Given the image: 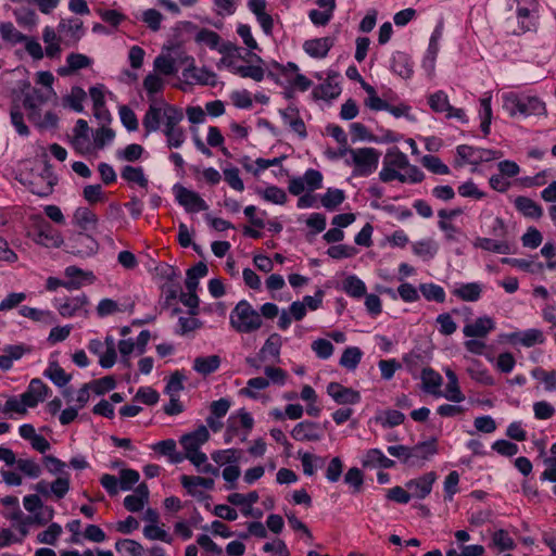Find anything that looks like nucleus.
I'll list each match as a JSON object with an SVG mask.
<instances>
[{"label": "nucleus", "instance_id": "cd10ccee", "mask_svg": "<svg viewBox=\"0 0 556 556\" xmlns=\"http://www.w3.org/2000/svg\"><path fill=\"white\" fill-rule=\"evenodd\" d=\"M392 71L402 78H409L413 75V62L404 52H396L392 59Z\"/></svg>", "mask_w": 556, "mask_h": 556}, {"label": "nucleus", "instance_id": "4c0bfd02", "mask_svg": "<svg viewBox=\"0 0 556 556\" xmlns=\"http://www.w3.org/2000/svg\"><path fill=\"white\" fill-rule=\"evenodd\" d=\"M422 388L426 392L438 394L442 384V377L431 368H425L421 372Z\"/></svg>", "mask_w": 556, "mask_h": 556}, {"label": "nucleus", "instance_id": "20e7f679", "mask_svg": "<svg viewBox=\"0 0 556 556\" xmlns=\"http://www.w3.org/2000/svg\"><path fill=\"white\" fill-rule=\"evenodd\" d=\"M380 156V151L372 147L352 148L345 164L353 168V176L367 177L378 168Z\"/></svg>", "mask_w": 556, "mask_h": 556}, {"label": "nucleus", "instance_id": "6e6d98bb", "mask_svg": "<svg viewBox=\"0 0 556 556\" xmlns=\"http://www.w3.org/2000/svg\"><path fill=\"white\" fill-rule=\"evenodd\" d=\"M86 99V92L80 87H73L71 93L64 99L66 105L76 112L84 110L83 102Z\"/></svg>", "mask_w": 556, "mask_h": 556}, {"label": "nucleus", "instance_id": "2eb2a0df", "mask_svg": "<svg viewBox=\"0 0 556 556\" xmlns=\"http://www.w3.org/2000/svg\"><path fill=\"white\" fill-rule=\"evenodd\" d=\"M510 340L515 344H520L525 348H532L545 342V336L542 330L536 328L527 329L525 331L514 332Z\"/></svg>", "mask_w": 556, "mask_h": 556}, {"label": "nucleus", "instance_id": "b1692460", "mask_svg": "<svg viewBox=\"0 0 556 556\" xmlns=\"http://www.w3.org/2000/svg\"><path fill=\"white\" fill-rule=\"evenodd\" d=\"M36 241L46 247L58 248L63 240L59 231L53 229L49 223H45L39 227Z\"/></svg>", "mask_w": 556, "mask_h": 556}, {"label": "nucleus", "instance_id": "c85d7f7f", "mask_svg": "<svg viewBox=\"0 0 556 556\" xmlns=\"http://www.w3.org/2000/svg\"><path fill=\"white\" fill-rule=\"evenodd\" d=\"M73 219L75 225L85 231L94 229L98 223L97 215L87 207H78Z\"/></svg>", "mask_w": 556, "mask_h": 556}, {"label": "nucleus", "instance_id": "dca6fc26", "mask_svg": "<svg viewBox=\"0 0 556 556\" xmlns=\"http://www.w3.org/2000/svg\"><path fill=\"white\" fill-rule=\"evenodd\" d=\"M332 46L333 40L329 37L315 38L306 40L303 43V50L312 58L323 59L328 54Z\"/></svg>", "mask_w": 556, "mask_h": 556}, {"label": "nucleus", "instance_id": "69168bd1", "mask_svg": "<svg viewBox=\"0 0 556 556\" xmlns=\"http://www.w3.org/2000/svg\"><path fill=\"white\" fill-rule=\"evenodd\" d=\"M115 548L118 552H126L130 556H141L144 551L140 543L130 539L118 540L115 544Z\"/></svg>", "mask_w": 556, "mask_h": 556}, {"label": "nucleus", "instance_id": "f8f14e48", "mask_svg": "<svg viewBox=\"0 0 556 556\" xmlns=\"http://www.w3.org/2000/svg\"><path fill=\"white\" fill-rule=\"evenodd\" d=\"M31 349L25 344H13L3 348V354L0 355V369L8 371L12 368L13 362L21 359L25 354L30 353Z\"/></svg>", "mask_w": 556, "mask_h": 556}, {"label": "nucleus", "instance_id": "0eeeda50", "mask_svg": "<svg viewBox=\"0 0 556 556\" xmlns=\"http://www.w3.org/2000/svg\"><path fill=\"white\" fill-rule=\"evenodd\" d=\"M327 393L338 405H355L361 402V393L358 391L344 387L339 382H330L327 386Z\"/></svg>", "mask_w": 556, "mask_h": 556}, {"label": "nucleus", "instance_id": "4be33fe9", "mask_svg": "<svg viewBox=\"0 0 556 556\" xmlns=\"http://www.w3.org/2000/svg\"><path fill=\"white\" fill-rule=\"evenodd\" d=\"M73 253L79 256H89L97 250V242L93 238L85 233H78L72 240Z\"/></svg>", "mask_w": 556, "mask_h": 556}, {"label": "nucleus", "instance_id": "7c9ffc66", "mask_svg": "<svg viewBox=\"0 0 556 556\" xmlns=\"http://www.w3.org/2000/svg\"><path fill=\"white\" fill-rule=\"evenodd\" d=\"M515 206L526 217L540 218L543 215L542 207L535 201L527 197H517Z\"/></svg>", "mask_w": 556, "mask_h": 556}, {"label": "nucleus", "instance_id": "f704fd0d", "mask_svg": "<svg viewBox=\"0 0 556 556\" xmlns=\"http://www.w3.org/2000/svg\"><path fill=\"white\" fill-rule=\"evenodd\" d=\"M220 365V358L217 355H210L206 357H197L193 362V369L203 375H210L218 369Z\"/></svg>", "mask_w": 556, "mask_h": 556}, {"label": "nucleus", "instance_id": "58836bf2", "mask_svg": "<svg viewBox=\"0 0 556 556\" xmlns=\"http://www.w3.org/2000/svg\"><path fill=\"white\" fill-rule=\"evenodd\" d=\"M363 356V352L357 346L346 348L340 358L339 364L349 370H354Z\"/></svg>", "mask_w": 556, "mask_h": 556}, {"label": "nucleus", "instance_id": "49530a36", "mask_svg": "<svg viewBox=\"0 0 556 556\" xmlns=\"http://www.w3.org/2000/svg\"><path fill=\"white\" fill-rule=\"evenodd\" d=\"M16 468L25 476L31 479L40 477L42 472L41 466L30 458H18L16 463Z\"/></svg>", "mask_w": 556, "mask_h": 556}, {"label": "nucleus", "instance_id": "8fccbe9b", "mask_svg": "<svg viewBox=\"0 0 556 556\" xmlns=\"http://www.w3.org/2000/svg\"><path fill=\"white\" fill-rule=\"evenodd\" d=\"M154 71L159 72L165 76L175 75L177 68L175 66V61L167 55H159L155 58L153 62Z\"/></svg>", "mask_w": 556, "mask_h": 556}, {"label": "nucleus", "instance_id": "72a5a7b5", "mask_svg": "<svg viewBox=\"0 0 556 556\" xmlns=\"http://www.w3.org/2000/svg\"><path fill=\"white\" fill-rule=\"evenodd\" d=\"M18 313L26 318L34 321L41 323L45 325H52L55 321V317L52 312L38 309L29 306H22Z\"/></svg>", "mask_w": 556, "mask_h": 556}, {"label": "nucleus", "instance_id": "f257e3e1", "mask_svg": "<svg viewBox=\"0 0 556 556\" xmlns=\"http://www.w3.org/2000/svg\"><path fill=\"white\" fill-rule=\"evenodd\" d=\"M424 178V173L416 165L409 164L408 156L399 148L387 151L383 156L382 168L379 172V179L382 182L399 180L402 184H418Z\"/></svg>", "mask_w": 556, "mask_h": 556}, {"label": "nucleus", "instance_id": "ea45409f", "mask_svg": "<svg viewBox=\"0 0 556 556\" xmlns=\"http://www.w3.org/2000/svg\"><path fill=\"white\" fill-rule=\"evenodd\" d=\"M152 450L161 455L168 456L172 463H179L182 457L176 454V442L173 439L160 441L152 445Z\"/></svg>", "mask_w": 556, "mask_h": 556}, {"label": "nucleus", "instance_id": "7ed1b4c3", "mask_svg": "<svg viewBox=\"0 0 556 556\" xmlns=\"http://www.w3.org/2000/svg\"><path fill=\"white\" fill-rule=\"evenodd\" d=\"M230 326L238 333H252L263 326L261 314L247 301H239L229 315Z\"/></svg>", "mask_w": 556, "mask_h": 556}, {"label": "nucleus", "instance_id": "4468645a", "mask_svg": "<svg viewBox=\"0 0 556 556\" xmlns=\"http://www.w3.org/2000/svg\"><path fill=\"white\" fill-rule=\"evenodd\" d=\"M437 441L434 439L418 443L410 447V466H420L425 460L437 454Z\"/></svg>", "mask_w": 556, "mask_h": 556}, {"label": "nucleus", "instance_id": "c03bdc74", "mask_svg": "<svg viewBox=\"0 0 556 556\" xmlns=\"http://www.w3.org/2000/svg\"><path fill=\"white\" fill-rule=\"evenodd\" d=\"M126 309H127V306L121 305L119 303H117L116 301H114L112 299H102L96 308L97 314L100 318H103V317H106V316H110V315H113L116 313H122V312H125Z\"/></svg>", "mask_w": 556, "mask_h": 556}, {"label": "nucleus", "instance_id": "603ef678", "mask_svg": "<svg viewBox=\"0 0 556 556\" xmlns=\"http://www.w3.org/2000/svg\"><path fill=\"white\" fill-rule=\"evenodd\" d=\"M62 534V527L59 523H51L47 530L37 534V542L54 545Z\"/></svg>", "mask_w": 556, "mask_h": 556}, {"label": "nucleus", "instance_id": "423d86ee", "mask_svg": "<svg viewBox=\"0 0 556 556\" xmlns=\"http://www.w3.org/2000/svg\"><path fill=\"white\" fill-rule=\"evenodd\" d=\"M290 434L293 440L299 442H317L323 438L324 431L319 424L304 420L298 422Z\"/></svg>", "mask_w": 556, "mask_h": 556}, {"label": "nucleus", "instance_id": "de8ad7c7", "mask_svg": "<svg viewBox=\"0 0 556 556\" xmlns=\"http://www.w3.org/2000/svg\"><path fill=\"white\" fill-rule=\"evenodd\" d=\"M343 289L353 298H362L366 293L365 283L356 276H349L343 281Z\"/></svg>", "mask_w": 556, "mask_h": 556}, {"label": "nucleus", "instance_id": "a211bd4d", "mask_svg": "<svg viewBox=\"0 0 556 556\" xmlns=\"http://www.w3.org/2000/svg\"><path fill=\"white\" fill-rule=\"evenodd\" d=\"M92 64V60L81 53H70L66 56V66L58 70L59 75L68 76L79 70L87 68Z\"/></svg>", "mask_w": 556, "mask_h": 556}, {"label": "nucleus", "instance_id": "9d476101", "mask_svg": "<svg viewBox=\"0 0 556 556\" xmlns=\"http://www.w3.org/2000/svg\"><path fill=\"white\" fill-rule=\"evenodd\" d=\"M435 479L437 475L431 471L417 479L408 481L405 486L408 489L410 497L422 500L430 494Z\"/></svg>", "mask_w": 556, "mask_h": 556}, {"label": "nucleus", "instance_id": "bb28decb", "mask_svg": "<svg viewBox=\"0 0 556 556\" xmlns=\"http://www.w3.org/2000/svg\"><path fill=\"white\" fill-rule=\"evenodd\" d=\"M281 349V337L278 333H273L265 341L263 348L258 352L261 362H265L268 357L278 359Z\"/></svg>", "mask_w": 556, "mask_h": 556}, {"label": "nucleus", "instance_id": "aec40b11", "mask_svg": "<svg viewBox=\"0 0 556 556\" xmlns=\"http://www.w3.org/2000/svg\"><path fill=\"white\" fill-rule=\"evenodd\" d=\"M362 465L368 468H392L395 463L394 460L388 458L381 450L379 448H370L366 452Z\"/></svg>", "mask_w": 556, "mask_h": 556}, {"label": "nucleus", "instance_id": "f03ea898", "mask_svg": "<svg viewBox=\"0 0 556 556\" xmlns=\"http://www.w3.org/2000/svg\"><path fill=\"white\" fill-rule=\"evenodd\" d=\"M503 109L514 117L517 114L522 116L546 115L545 103L535 96H520L514 91L505 92L502 96Z\"/></svg>", "mask_w": 556, "mask_h": 556}, {"label": "nucleus", "instance_id": "a19ab883", "mask_svg": "<svg viewBox=\"0 0 556 556\" xmlns=\"http://www.w3.org/2000/svg\"><path fill=\"white\" fill-rule=\"evenodd\" d=\"M0 35L4 41L11 45L21 43L24 42V40H27V36L17 30L11 22H5L0 25Z\"/></svg>", "mask_w": 556, "mask_h": 556}, {"label": "nucleus", "instance_id": "412c9836", "mask_svg": "<svg viewBox=\"0 0 556 556\" xmlns=\"http://www.w3.org/2000/svg\"><path fill=\"white\" fill-rule=\"evenodd\" d=\"M252 56L257 64L239 65L237 68H235V74L239 75L242 78H251L254 81H262L265 76V70L260 64H263L264 61L257 54H253Z\"/></svg>", "mask_w": 556, "mask_h": 556}, {"label": "nucleus", "instance_id": "774afa93", "mask_svg": "<svg viewBox=\"0 0 556 556\" xmlns=\"http://www.w3.org/2000/svg\"><path fill=\"white\" fill-rule=\"evenodd\" d=\"M437 324L439 325L440 333L443 336H451L457 330V325L448 313L440 314L437 317Z\"/></svg>", "mask_w": 556, "mask_h": 556}, {"label": "nucleus", "instance_id": "e433bc0d", "mask_svg": "<svg viewBox=\"0 0 556 556\" xmlns=\"http://www.w3.org/2000/svg\"><path fill=\"white\" fill-rule=\"evenodd\" d=\"M476 248L498 254H510V245L506 241H496L490 238H477L473 242Z\"/></svg>", "mask_w": 556, "mask_h": 556}, {"label": "nucleus", "instance_id": "c756f323", "mask_svg": "<svg viewBox=\"0 0 556 556\" xmlns=\"http://www.w3.org/2000/svg\"><path fill=\"white\" fill-rule=\"evenodd\" d=\"M163 119H164V129L163 132L169 131L172 129H176L184 119V112L181 109L165 104L163 108Z\"/></svg>", "mask_w": 556, "mask_h": 556}, {"label": "nucleus", "instance_id": "5701e85b", "mask_svg": "<svg viewBox=\"0 0 556 556\" xmlns=\"http://www.w3.org/2000/svg\"><path fill=\"white\" fill-rule=\"evenodd\" d=\"M121 177L129 185H138L140 188L147 189L149 180L144 170L140 166L126 165L121 170Z\"/></svg>", "mask_w": 556, "mask_h": 556}, {"label": "nucleus", "instance_id": "e2e57ef3", "mask_svg": "<svg viewBox=\"0 0 556 556\" xmlns=\"http://www.w3.org/2000/svg\"><path fill=\"white\" fill-rule=\"evenodd\" d=\"M10 115H11V122H12L13 126L15 127L16 131L21 136H27L29 134V129L24 122V116H23L20 105L13 104L11 106Z\"/></svg>", "mask_w": 556, "mask_h": 556}, {"label": "nucleus", "instance_id": "c9c22d12", "mask_svg": "<svg viewBox=\"0 0 556 556\" xmlns=\"http://www.w3.org/2000/svg\"><path fill=\"white\" fill-rule=\"evenodd\" d=\"M193 28L197 29L194 35L195 43L204 45L212 50H215L219 47L220 36L216 31L208 28H198L197 26H193Z\"/></svg>", "mask_w": 556, "mask_h": 556}, {"label": "nucleus", "instance_id": "37998d69", "mask_svg": "<svg viewBox=\"0 0 556 556\" xmlns=\"http://www.w3.org/2000/svg\"><path fill=\"white\" fill-rule=\"evenodd\" d=\"M257 193L267 202H271L274 204L283 205L287 200V193L283 189L276 187V186H269L265 188L264 190H258Z\"/></svg>", "mask_w": 556, "mask_h": 556}, {"label": "nucleus", "instance_id": "f3484780", "mask_svg": "<svg viewBox=\"0 0 556 556\" xmlns=\"http://www.w3.org/2000/svg\"><path fill=\"white\" fill-rule=\"evenodd\" d=\"M88 304V298L85 294L66 298L64 302H59L56 308L62 317H73L77 315Z\"/></svg>", "mask_w": 556, "mask_h": 556}, {"label": "nucleus", "instance_id": "a18cd8bd", "mask_svg": "<svg viewBox=\"0 0 556 556\" xmlns=\"http://www.w3.org/2000/svg\"><path fill=\"white\" fill-rule=\"evenodd\" d=\"M344 199L345 195L343 190L329 188L321 197L320 201L325 208L333 211L344 201Z\"/></svg>", "mask_w": 556, "mask_h": 556}, {"label": "nucleus", "instance_id": "473e14b6", "mask_svg": "<svg viewBox=\"0 0 556 556\" xmlns=\"http://www.w3.org/2000/svg\"><path fill=\"white\" fill-rule=\"evenodd\" d=\"M58 31L66 36L70 35L72 43L76 45L84 34L83 22L77 18L62 20L58 26Z\"/></svg>", "mask_w": 556, "mask_h": 556}, {"label": "nucleus", "instance_id": "79ce46f5", "mask_svg": "<svg viewBox=\"0 0 556 556\" xmlns=\"http://www.w3.org/2000/svg\"><path fill=\"white\" fill-rule=\"evenodd\" d=\"M45 375L58 387H64L72 378L71 375L66 374L65 370L55 362L49 365Z\"/></svg>", "mask_w": 556, "mask_h": 556}, {"label": "nucleus", "instance_id": "4d7b16f0", "mask_svg": "<svg viewBox=\"0 0 556 556\" xmlns=\"http://www.w3.org/2000/svg\"><path fill=\"white\" fill-rule=\"evenodd\" d=\"M422 165L433 174L438 175H447L450 174V168L445 165L438 156L434 155H425L421 159Z\"/></svg>", "mask_w": 556, "mask_h": 556}, {"label": "nucleus", "instance_id": "09e8293b", "mask_svg": "<svg viewBox=\"0 0 556 556\" xmlns=\"http://www.w3.org/2000/svg\"><path fill=\"white\" fill-rule=\"evenodd\" d=\"M269 386V380L263 377L251 378L247 382V387L240 390V394L251 399H257L254 390H264Z\"/></svg>", "mask_w": 556, "mask_h": 556}, {"label": "nucleus", "instance_id": "a878e982", "mask_svg": "<svg viewBox=\"0 0 556 556\" xmlns=\"http://www.w3.org/2000/svg\"><path fill=\"white\" fill-rule=\"evenodd\" d=\"M452 293L462 301L476 302L481 296L482 287L478 282L463 283L455 288Z\"/></svg>", "mask_w": 556, "mask_h": 556}, {"label": "nucleus", "instance_id": "13d9d810", "mask_svg": "<svg viewBox=\"0 0 556 556\" xmlns=\"http://www.w3.org/2000/svg\"><path fill=\"white\" fill-rule=\"evenodd\" d=\"M412 250L418 256L432 258L438 251V247L432 240H421L415 242Z\"/></svg>", "mask_w": 556, "mask_h": 556}, {"label": "nucleus", "instance_id": "1a4fd4ad", "mask_svg": "<svg viewBox=\"0 0 556 556\" xmlns=\"http://www.w3.org/2000/svg\"><path fill=\"white\" fill-rule=\"evenodd\" d=\"M176 198L180 205L188 212H200L207 210L206 202L199 195V193L191 191L185 187L176 189Z\"/></svg>", "mask_w": 556, "mask_h": 556}, {"label": "nucleus", "instance_id": "0e129e2a", "mask_svg": "<svg viewBox=\"0 0 556 556\" xmlns=\"http://www.w3.org/2000/svg\"><path fill=\"white\" fill-rule=\"evenodd\" d=\"M211 456L212 459L219 465L232 464L238 462L240 457V451L236 448L216 451L212 453Z\"/></svg>", "mask_w": 556, "mask_h": 556}, {"label": "nucleus", "instance_id": "864d4df0", "mask_svg": "<svg viewBox=\"0 0 556 556\" xmlns=\"http://www.w3.org/2000/svg\"><path fill=\"white\" fill-rule=\"evenodd\" d=\"M165 81L155 73L148 74L143 79V88L151 98L164 89Z\"/></svg>", "mask_w": 556, "mask_h": 556}, {"label": "nucleus", "instance_id": "ddd939ff", "mask_svg": "<svg viewBox=\"0 0 556 556\" xmlns=\"http://www.w3.org/2000/svg\"><path fill=\"white\" fill-rule=\"evenodd\" d=\"M210 438L208 430L204 426H200L193 432L187 433L181 437L180 444L186 453L200 451V446L204 444Z\"/></svg>", "mask_w": 556, "mask_h": 556}, {"label": "nucleus", "instance_id": "39448f33", "mask_svg": "<svg viewBox=\"0 0 556 556\" xmlns=\"http://www.w3.org/2000/svg\"><path fill=\"white\" fill-rule=\"evenodd\" d=\"M56 180L58 178L53 174L52 167L45 163L42 172L34 176L30 181V191L39 197H47L52 192Z\"/></svg>", "mask_w": 556, "mask_h": 556}, {"label": "nucleus", "instance_id": "5fc2aeb1", "mask_svg": "<svg viewBox=\"0 0 556 556\" xmlns=\"http://www.w3.org/2000/svg\"><path fill=\"white\" fill-rule=\"evenodd\" d=\"M492 543L500 552L510 551L515 547L513 538L503 529L493 533Z\"/></svg>", "mask_w": 556, "mask_h": 556}, {"label": "nucleus", "instance_id": "2f4dec72", "mask_svg": "<svg viewBox=\"0 0 556 556\" xmlns=\"http://www.w3.org/2000/svg\"><path fill=\"white\" fill-rule=\"evenodd\" d=\"M180 482L185 489H187L188 493L191 495L197 494V489L199 486L211 490L214 486V480L212 478H204L200 476H187L184 475L180 477Z\"/></svg>", "mask_w": 556, "mask_h": 556}, {"label": "nucleus", "instance_id": "052dcab7", "mask_svg": "<svg viewBox=\"0 0 556 556\" xmlns=\"http://www.w3.org/2000/svg\"><path fill=\"white\" fill-rule=\"evenodd\" d=\"M428 103L431 110L437 113H445L450 105L447 94L441 90L430 94Z\"/></svg>", "mask_w": 556, "mask_h": 556}, {"label": "nucleus", "instance_id": "6e6552de", "mask_svg": "<svg viewBox=\"0 0 556 556\" xmlns=\"http://www.w3.org/2000/svg\"><path fill=\"white\" fill-rule=\"evenodd\" d=\"M48 93L39 89H33L27 92L23 99V106L28 112L30 122H39L40 109L49 99Z\"/></svg>", "mask_w": 556, "mask_h": 556}, {"label": "nucleus", "instance_id": "9b49d317", "mask_svg": "<svg viewBox=\"0 0 556 556\" xmlns=\"http://www.w3.org/2000/svg\"><path fill=\"white\" fill-rule=\"evenodd\" d=\"M495 329L494 320L489 316L477 318L475 321L468 323L463 332L468 338H485Z\"/></svg>", "mask_w": 556, "mask_h": 556}, {"label": "nucleus", "instance_id": "680f3d73", "mask_svg": "<svg viewBox=\"0 0 556 556\" xmlns=\"http://www.w3.org/2000/svg\"><path fill=\"white\" fill-rule=\"evenodd\" d=\"M143 152L144 149L141 144L131 143L125 149L117 151V157L126 162H136L142 156Z\"/></svg>", "mask_w": 556, "mask_h": 556}, {"label": "nucleus", "instance_id": "393cba45", "mask_svg": "<svg viewBox=\"0 0 556 556\" xmlns=\"http://www.w3.org/2000/svg\"><path fill=\"white\" fill-rule=\"evenodd\" d=\"M162 118L163 108L150 104L142 119V126L146 130V135L157 131L160 129Z\"/></svg>", "mask_w": 556, "mask_h": 556}, {"label": "nucleus", "instance_id": "338daca9", "mask_svg": "<svg viewBox=\"0 0 556 556\" xmlns=\"http://www.w3.org/2000/svg\"><path fill=\"white\" fill-rule=\"evenodd\" d=\"M91 390L98 394L102 395L111 390H113L116 386L115 379L112 376H105L103 378L97 379L89 383Z\"/></svg>", "mask_w": 556, "mask_h": 556}, {"label": "nucleus", "instance_id": "3c124183", "mask_svg": "<svg viewBox=\"0 0 556 556\" xmlns=\"http://www.w3.org/2000/svg\"><path fill=\"white\" fill-rule=\"evenodd\" d=\"M420 291L428 301L443 303L445 301L444 289L434 283L420 285Z\"/></svg>", "mask_w": 556, "mask_h": 556}, {"label": "nucleus", "instance_id": "6ab92c4d", "mask_svg": "<svg viewBox=\"0 0 556 556\" xmlns=\"http://www.w3.org/2000/svg\"><path fill=\"white\" fill-rule=\"evenodd\" d=\"M280 114L283 123L288 125L295 134H298L301 138H305L307 136L304 121L295 108L289 106L281 111Z\"/></svg>", "mask_w": 556, "mask_h": 556}, {"label": "nucleus", "instance_id": "bf43d9fd", "mask_svg": "<svg viewBox=\"0 0 556 556\" xmlns=\"http://www.w3.org/2000/svg\"><path fill=\"white\" fill-rule=\"evenodd\" d=\"M240 0H213L214 11L218 16L233 15L239 7Z\"/></svg>", "mask_w": 556, "mask_h": 556}]
</instances>
